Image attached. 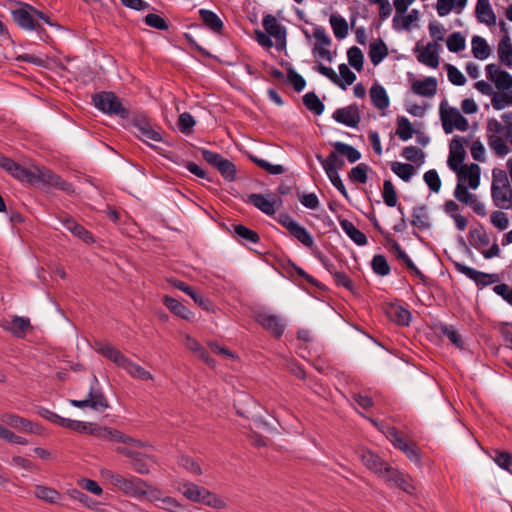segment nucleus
I'll use <instances>...</instances> for the list:
<instances>
[{
	"label": "nucleus",
	"instance_id": "obj_1",
	"mask_svg": "<svg viewBox=\"0 0 512 512\" xmlns=\"http://www.w3.org/2000/svg\"><path fill=\"white\" fill-rule=\"evenodd\" d=\"M101 475L106 480H108L111 485L130 497H144L147 495V488H150V485L141 478L134 476L126 478L121 474L115 473L109 469H103L101 471Z\"/></svg>",
	"mask_w": 512,
	"mask_h": 512
},
{
	"label": "nucleus",
	"instance_id": "obj_2",
	"mask_svg": "<svg viewBox=\"0 0 512 512\" xmlns=\"http://www.w3.org/2000/svg\"><path fill=\"white\" fill-rule=\"evenodd\" d=\"M37 9L24 2H16V7L11 10L13 22L25 31H36L40 40L48 38V34L41 24L36 21Z\"/></svg>",
	"mask_w": 512,
	"mask_h": 512
},
{
	"label": "nucleus",
	"instance_id": "obj_3",
	"mask_svg": "<svg viewBox=\"0 0 512 512\" xmlns=\"http://www.w3.org/2000/svg\"><path fill=\"white\" fill-rule=\"evenodd\" d=\"M92 103L101 112L108 115L119 116L120 118H127L129 115L120 98L111 91H101L92 95Z\"/></svg>",
	"mask_w": 512,
	"mask_h": 512
},
{
	"label": "nucleus",
	"instance_id": "obj_4",
	"mask_svg": "<svg viewBox=\"0 0 512 512\" xmlns=\"http://www.w3.org/2000/svg\"><path fill=\"white\" fill-rule=\"evenodd\" d=\"M69 403L76 408H91L98 412H104L109 408V403L104 393L99 388V381L95 375L92 376L88 398L84 400H69Z\"/></svg>",
	"mask_w": 512,
	"mask_h": 512
},
{
	"label": "nucleus",
	"instance_id": "obj_5",
	"mask_svg": "<svg viewBox=\"0 0 512 512\" xmlns=\"http://www.w3.org/2000/svg\"><path fill=\"white\" fill-rule=\"evenodd\" d=\"M446 102L440 104V118L443 130L446 134H450L454 129L466 131L469 127L468 120L460 113L457 108H444Z\"/></svg>",
	"mask_w": 512,
	"mask_h": 512
},
{
	"label": "nucleus",
	"instance_id": "obj_6",
	"mask_svg": "<svg viewBox=\"0 0 512 512\" xmlns=\"http://www.w3.org/2000/svg\"><path fill=\"white\" fill-rule=\"evenodd\" d=\"M33 174L35 175V179L32 185L42 183L57 188L67 194L74 193V188L71 183L63 180L59 175L46 167L34 166Z\"/></svg>",
	"mask_w": 512,
	"mask_h": 512
},
{
	"label": "nucleus",
	"instance_id": "obj_7",
	"mask_svg": "<svg viewBox=\"0 0 512 512\" xmlns=\"http://www.w3.org/2000/svg\"><path fill=\"white\" fill-rule=\"evenodd\" d=\"M467 143V140L464 137L459 135H455L449 145V157H448V166L449 168L459 173L463 169L468 168V166L464 165V160L466 157V151L464 149V144Z\"/></svg>",
	"mask_w": 512,
	"mask_h": 512
},
{
	"label": "nucleus",
	"instance_id": "obj_8",
	"mask_svg": "<svg viewBox=\"0 0 512 512\" xmlns=\"http://www.w3.org/2000/svg\"><path fill=\"white\" fill-rule=\"evenodd\" d=\"M262 25L264 30L270 36L275 39V48L278 52L286 50V36L287 31L285 26L277 22V18L274 15L267 14L263 17Z\"/></svg>",
	"mask_w": 512,
	"mask_h": 512
},
{
	"label": "nucleus",
	"instance_id": "obj_9",
	"mask_svg": "<svg viewBox=\"0 0 512 512\" xmlns=\"http://www.w3.org/2000/svg\"><path fill=\"white\" fill-rule=\"evenodd\" d=\"M116 452L130 459V465L136 473L142 475L149 474V462H154L152 456L124 446L117 447Z\"/></svg>",
	"mask_w": 512,
	"mask_h": 512
},
{
	"label": "nucleus",
	"instance_id": "obj_10",
	"mask_svg": "<svg viewBox=\"0 0 512 512\" xmlns=\"http://www.w3.org/2000/svg\"><path fill=\"white\" fill-rule=\"evenodd\" d=\"M132 126L136 130V136L145 141L146 139L156 142L162 141L160 131L156 130L151 123V120L142 113L134 116L132 119Z\"/></svg>",
	"mask_w": 512,
	"mask_h": 512
},
{
	"label": "nucleus",
	"instance_id": "obj_11",
	"mask_svg": "<svg viewBox=\"0 0 512 512\" xmlns=\"http://www.w3.org/2000/svg\"><path fill=\"white\" fill-rule=\"evenodd\" d=\"M382 477L387 481L393 484L394 486L400 488L404 492L408 494H412L414 491V486L411 483V478L409 475L400 472L399 470L389 466H385L384 473Z\"/></svg>",
	"mask_w": 512,
	"mask_h": 512
},
{
	"label": "nucleus",
	"instance_id": "obj_12",
	"mask_svg": "<svg viewBox=\"0 0 512 512\" xmlns=\"http://www.w3.org/2000/svg\"><path fill=\"white\" fill-rule=\"evenodd\" d=\"M269 197L270 199H267L262 194L253 193L248 196V202L263 213L273 215L276 211V206L280 205L282 201L277 194H270Z\"/></svg>",
	"mask_w": 512,
	"mask_h": 512
},
{
	"label": "nucleus",
	"instance_id": "obj_13",
	"mask_svg": "<svg viewBox=\"0 0 512 512\" xmlns=\"http://www.w3.org/2000/svg\"><path fill=\"white\" fill-rule=\"evenodd\" d=\"M332 117L338 123L344 124L351 128L357 127L361 121L357 104H351L347 107L337 109L333 113Z\"/></svg>",
	"mask_w": 512,
	"mask_h": 512
},
{
	"label": "nucleus",
	"instance_id": "obj_14",
	"mask_svg": "<svg viewBox=\"0 0 512 512\" xmlns=\"http://www.w3.org/2000/svg\"><path fill=\"white\" fill-rule=\"evenodd\" d=\"M94 350L121 368L124 366L128 359L119 349L110 343L95 341Z\"/></svg>",
	"mask_w": 512,
	"mask_h": 512
},
{
	"label": "nucleus",
	"instance_id": "obj_15",
	"mask_svg": "<svg viewBox=\"0 0 512 512\" xmlns=\"http://www.w3.org/2000/svg\"><path fill=\"white\" fill-rule=\"evenodd\" d=\"M89 434L101 439L117 443H126V441H132V437L111 427H102L95 425L93 429H90Z\"/></svg>",
	"mask_w": 512,
	"mask_h": 512
},
{
	"label": "nucleus",
	"instance_id": "obj_16",
	"mask_svg": "<svg viewBox=\"0 0 512 512\" xmlns=\"http://www.w3.org/2000/svg\"><path fill=\"white\" fill-rule=\"evenodd\" d=\"M256 321L276 338H280L284 332L285 325L274 314L260 312L256 315Z\"/></svg>",
	"mask_w": 512,
	"mask_h": 512
},
{
	"label": "nucleus",
	"instance_id": "obj_17",
	"mask_svg": "<svg viewBox=\"0 0 512 512\" xmlns=\"http://www.w3.org/2000/svg\"><path fill=\"white\" fill-rule=\"evenodd\" d=\"M231 233L233 237L241 244L248 246L249 244H257L260 242L259 234L243 224H232Z\"/></svg>",
	"mask_w": 512,
	"mask_h": 512
},
{
	"label": "nucleus",
	"instance_id": "obj_18",
	"mask_svg": "<svg viewBox=\"0 0 512 512\" xmlns=\"http://www.w3.org/2000/svg\"><path fill=\"white\" fill-rule=\"evenodd\" d=\"M0 326L17 338H23L27 330L31 328L29 318L21 316H14L11 322L4 321Z\"/></svg>",
	"mask_w": 512,
	"mask_h": 512
},
{
	"label": "nucleus",
	"instance_id": "obj_19",
	"mask_svg": "<svg viewBox=\"0 0 512 512\" xmlns=\"http://www.w3.org/2000/svg\"><path fill=\"white\" fill-rule=\"evenodd\" d=\"M64 227L69 230L75 237L79 238L87 244L95 242V239L90 231L83 225L76 222L72 217L65 216L61 219Z\"/></svg>",
	"mask_w": 512,
	"mask_h": 512
},
{
	"label": "nucleus",
	"instance_id": "obj_20",
	"mask_svg": "<svg viewBox=\"0 0 512 512\" xmlns=\"http://www.w3.org/2000/svg\"><path fill=\"white\" fill-rule=\"evenodd\" d=\"M452 264L457 272L471 279L479 289H483L487 286V278L485 276V272L478 271L472 267L466 266L454 260H452Z\"/></svg>",
	"mask_w": 512,
	"mask_h": 512
},
{
	"label": "nucleus",
	"instance_id": "obj_21",
	"mask_svg": "<svg viewBox=\"0 0 512 512\" xmlns=\"http://www.w3.org/2000/svg\"><path fill=\"white\" fill-rule=\"evenodd\" d=\"M290 236L295 238L306 248L311 249L312 252L315 251L313 249L315 242L311 233L304 226L292 219H290Z\"/></svg>",
	"mask_w": 512,
	"mask_h": 512
},
{
	"label": "nucleus",
	"instance_id": "obj_22",
	"mask_svg": "<svg viewBox=\"0 0 512 512\" xmlns=\"http://www.w3.org/2000/svg\"><path fill=\"white\" fill-rule=\"evenodd\" d=\"M437 79L434 77H426L423 80H415L411 85L414 94L422 97H432L437 92Z\"/></svg>",
	"mask_w": 512,
	"mask_h": 512
},
{
	"label": "nucleus",
	"instance_id": "obj_23",
	"mask_svg": "<svg viewBox=\"0 0 512 512\" xmlns=\"http://www.w3.org/2000/svg\"><path fill=\"white\" fill-rule=\"evenodd\" d=\"M491 196L496 207L501 209L512 208V188L509 187H491Z\"/></svg>",
	"mask_w": 512,
	"mask_h": 512
},
{
	"label": "nucleus",
	"instance_id": "obj_24",
	"mask_svg": "<svg viewBox=\"0 0 512 512\" xmlns=\"http://www.w3.org/2000/svg\"><path fill=\"white\" fill-rule=\"evenodd\" d=\"M163 304L177 317L190 322L194 320V313L177 299L165 295L163 297Z\"/></svg>",
	"mask_w": 512,
	"mask_h": 512
},
{
	"label": "nucleus",
	"instance_id": "obj_25",
	"mask_svg": "<svg viewBox=\"0 0 512 512\" xmlns=\"http://www.w3.org/2000/svg\"><path fill=\"white\" fill-rule=\"evenodd\" d=\"M476 17L479 22L486 25H495L496 15L490 5L489 0H478L475 9Z\"/></svg>",
	"mask_w": 512,
	"mask_h": 512
},
{
	"label": "nucleus",
	"instance_id": "obj_26",
	"mask_svg": "<svg viewBox=\"0 0 512 512\" xmlns=\"http://www.w3.org/2000/svg\"><path fill=\"white\" fill-rule=\"evenodd\" d=\"M480 166L476 163H471L468 168L459 171L457 177L458 181L464 182L468 180V185L471 189H477L480 184Z\"/></svg>",
	"mask_w": 512,
	"mask_h": 512
},
{
	"label": "nucleus",
	"instance_id": "obj_27",
	"mask_svg": "<svg viewBox=\"0 0 512 512\" xmlns=\"http://www.w3.org/2000/svg\"><path fill=\"white\" fill-rule=\"evenodd\" d=\"M438 48V43H428L427 46L423 48L420 54L418 55V61L431 68H437L439 65V56L437 53Z\"/></svg>",
	"mask_w": 512,
	"mask_h": 512
},
{
	"label": "nucleus",
	"instance_id": "obj_28",
	"mask_svg": "<svg viewBox=\"0 0 512 512\" xmlns=\"http://www.w3.org/2000/svg\"><path fill=\"white\" fill-rule=\"evenodd\" d=\"M386 313L391 321L400 326H408L412 317L408 309L396 304L390 305Z\"/></svg>",
	"mask_w": 512,
	"mask_h": 512
},
{
	"label": "nucleus",
	"instance_id": "obj_29",
	"mask_svg": "<svg viewBox=\"0 0 512 512\" xmlns=\"http://www.w3.org/2000/svg\"><path fill=\"white\" fill-rule=\"evenodd\" d=\"M369 93L371 101L377 109L384 110L389 106L390 100L385 88L382 85L374 83L370 88Z\"/></svg>",
	"mask_w": 512,
	"mask_h": 512
},
{
	"label": "nucleus",
	"instance_id": "obj_30",
	"mask_svg": "<svg viewBox=\"0 0 512 512\" xmlns=\"http://www.w3.org/2000/svg\"><path fill=\"white\" fill-rule=\"evenodd\" d=\"M411 224L420 230H428L431 228L426 205H419L413 208Z\"/></svg>",
	"mask_w": 512,
	"mask_h": 512
},
{
	"label": "nucleus",
	"instance_id": "obj_31",
	"mask_svg": "<svg viewBox=\"0 0 512 512\" xmlns=\"http://www.w3.org/2000/svg\"><path fill=\"white\" fill-rule=\"evenodd\" d=\"M388 55V47L381 39L373 40L369 45V57L373 65L381 63Z\"/></svg>",
	"mask_w": 512,
	"mask_h": 512
},
{
	"label": "nucleus",
	"instance_id": "obj_32",
	"mask_svg": "<svg viewBox=\"0 0 512 512\" xmlns=\"http://www.w3.org/2000/svg\"><path fill=\"white\" fill-rule=\"evenodd\" d=\"M34 167L26 168L19 163L13 161L7 173L22 183L33 184L35 175L33 174Z\"/></svg>",
	"mask_w": 512,
	"mask_h": 512
},
{
	"label": "nucleus",
	"instance_id": "obj_33",
	"mask_svg": "<svg viewBox=\"0 0 512 512\" xmlns=\"http://www.w3.org/2000/svg\"><path fill=\"white\" fill-rule=\"evenodd\" d=\"M339 223L343 231L354 243H356L359 246H364L367 244L368 240L366 235L362 231L357 229L351 221L347 219H342L339 221Z\"/></svg>",
	"mask_w": 512,
	"mask_h": 512
},
{
	"label": "nucleus",
	"instance_id": "obj_34",
	"mask_svg": "<svg viewBox=\"0 0 512 512\" xmlns=\"http://www.w3.org/2000/svg\"><path fill=\"white\" fill-rule=\"evenodd\" d=\"M199 15L207 28H209L214 33H221L224 24L220 17L213 11L208 9L199 10Z\"/></svg>",
	"mask_w": 512,
	"mask_h": 512
},
{
	"label": "nucleus",
	"instance_id": "obj_35",
	"mask_svg": "<svg viewBox=\"0 0 512 512\" xmlns=\"http://www.w3.org/2000/svg\"><path fill=\"white\" fill-rule=\"evenodd\" d=\"M362 461L368 469L373 470L380 476L383 475L385 466H389L386 462L382 461V459L377 454L371 451L363 452Z\"/></svg>",
	"mask_w": 512,
	"mask_h": 512
},
{
	"label": "nucleus",
	"instance_id": "obj_36",
	"mask_svg": "<svg viewBox=\"0 0 512 512\" xmlns=\"http://www.w3.org/2000/svg\"><path fill=\"white\" fill-rule=\"evenodd\" d=\"M499 60L503 65L508 67L512 66V43L510 37L506 34L504 35L499 43L497 48Z\"/></svg>",
	"mask_w": 512,
	"mask_h": 512
},
{
	"label": "nucleus",
	"instance_id": "obj_37",
	"mask_svg": "<svg viewBox=\"0 0 512 512\" xmlns=\"http://www.w3.org/2000/svg\"><path fill=\"white\" fill-rule=\"evenodd\" d=\"M34 495L49 504H56L61 499V494L56 489L44 485H36Z\"/></svg>",
	"mask_w": 512,
	"mask_h": 512
},
{
	"label": "nucleus",
	"instance_id": "obj_38",
	"mask_svg": "<svg viewBox=\"0 0 512 512\" xmlns=\"http://www.w3.org/2000/svg\"><path fill=\"white\" fill-rule=\"evenodd\" d=\"M469 237L471 245L477 250H481L490 243V238L482 225H479L478 228H471Z\"/></svg>",
	"mask_w": 512,
	"mask_h": 512
},
{
	"label": "nucleus",
	"instance_id": "obj_39",
	"mask_svg": "<svg viewBox=\"0 0 512 512\" xmlns=\"http://www.w3.org/2000/svg\"><path fill=\"white\" fill-rule=\"evenodd\" d=\"M303 104L307 110L312 112L314 115H321L324 112V103L320 100L319 96L314 92H308L303 97Z\"/></svg>",
	"mask_w": 512,
	"mask_h": 512
},
{
	"label": "nucleus",
	"instance_id": "obj_40",
	"mask_svg": "<svg viewBox=\"0 0 512 512\" xmlns=\"http://www.w3.org/2000/svg\"><path fill=\"white\" fill-rule=\"evenodd\" d=\"M419 18V12L416 9H412L408 15H395L393 18V28L395 30H409L411 24L417 21Z\"/></svg>",
	"mask_w": 512,
	"mask_h": 512
},
{
	"label": "nucleus",
	"instance_id": "obj_41",
	"mask_svg": "<svg viewBox=\"0 0 512 512\" xmlns=\"http://www.w3.org/2000/svg\"><path fill=\"white\" fill-rule=\"evenodd\" d=\"M396 122L397 128L395 133L402 141L411 139L413 134L416 133L408 118L404 116H398Z\"/></svg>",
	"mask_w": 512,
	"mask_h": 512
},
{
	"label": "nucleus",
	"instance_id": "obj_42",
	"mask_svg": "<svg viewBox=\"0 0 512 512\" xmlns=\"http://www.w3.org/2000/svg\"><path fill=\"white\" fill-rule=\"evenodd\" d=\"M437 330L443 336L447 337L455 347L459 349L464 348V341L462 339V336L458 333L457 330L454 329L453 326L440 323L439 325H437Z\"/></svg>",
	"mask_w": 512,
	"mask_h": 512
},
{
	"label": "nucleus",
	"instance_id": "obj_43",
	"mask_svg": "<svg viewBox=\"0 0 512 512\" xmlns=\"http://www.w3.org/2000/svg\"><path fill=\"white\" fill-rule=\"evenodd\" d=\"M332 146L336 152L345 156L350 163H355L361 158V153L349 144L337 141L332 143Z\"/></svg>",
	"mask_w": 512,
	"mask_h": 512
},
{
	"label": "nucleus",
	"instance_id": "obj_44",
	"mask_svg": "<svg viewBox=\"0 0 512 512\" xmlns=\"http://www.w3.org/2000/svg\"><path fill=\"white\" fill-rule=\"evenodd\" d=\"M491 49L487 41L480 37L474 36L472 38V53L476 59L484 60L490 55Z\"/></svg>",
	"mask_w": 512,
	"mask_h": 512
},
{
	"label": "nucleus",
	"instance_id": "obj_45",
	"mask_svg": "<svg viewBox=\"0 0 512 512\" xmlns=\"http://www.w3.org/2000/svg\"><path fill=\"white\" fill-rule=\"evenodd\" d=\"M204 489V487L198 486L192 482H185L181 484L179 488L185 498L195 503L199 502Z\"/></svg>",
	"mask_w": 512,
	"mask_h": 512
},
{
	"label": "nucleus",
	"instance_id": "obj_46",
	"mask_svg": "<svg viewBox=\"0 0 512 512\" xmlns=\"http://www.w3.org/2000/svg\"><path fill=\"white\" fill-rule=\"evenodd\" d=\"M122 368L125 369L132 377L139 378L143 381L153 379V376L149 371L144 369L142 366L134 363L129 358L127 359Z\"/></svg>",
	"mask_w": 512,
	"mask_h": 512
},
{
	"label": "nucleus",
	"instance_id": "obj_47",
	"mask_svg": "<svg viewBox=\"0 0 512 512\" xmlns=\"http://www.w3.org/2000/svg\"><path fill=\"white\" fill-rule=\"evenodd\" d=\"M329 21L336 38L343 39L347 36L348 23L343 17L340 15L332 14Z\"/></svg>",
	"mask_w": 512,
	"mask_h": 512
},
{
	"label": "nucleus",
	"instance_id": "obj_48",
	"mask_svg": "<svg viewBox=\"0 0 512 512\" xmlns=\"http://www.w3.org/2000/svg\"><path fill=\"white\" fill-rule=\"evenodd\" d=\"M391 170L405 182L410 181L416 171L412 164L401 162H392Z\"/></svg>",
	"mask_w": 512,
	"mask_h": 512
},
{
	"label": "nucleus",
	"instance_id": "obj_49",
	"mask_svg": "<svg viewBox=\"0 0 512 512\" xmlns=\"http://www.w3.org/2000/svg\"><path fill=\"white\" fill-rule=\"evenodd\" d=\"M466 5H460L459 0H437L436 10L439 16L448 15L453 9L460 13Z\"/></svg>",
	"mask_w": 512,
	"mask_h": 512
},
{
	"label": "nucleus",
	"instance_id": "obj_50",
	"mask_svg": "<svg viewBox=\"0 0 512 512\" xmlns=\"http://www.w3.org/2000/svg\"><path fill=\"white\" fill-rule=\"evenodd\" d=\"M198 503H202L206 506L218 510L224 509L226 507V503L221 498L206 488L204 491H202V495Z\"/></svg>",
	"mask_w": 512,
	"mask_h": 512
},
{
	"label": "nucleus",
	"instance_id": "obj_51",
	"mask_svg": "<svg viewBox=\"0 0 512 512\" xmlns=\"http://www.w3.org/2000/svg\"><path fill=\"white\" fill-rule=\"evenodd\" d=\"M371 267L373 272L379 276H387L391 271V267L386 257L381 254H376L373 256Z\"/></svg>",
	"mask_w": 512,
	"mask_h": 512
},
{
	"label": "nucleus",
	"instance_id": "obj_52",
	"mask_svg": "<svg viewBox=\"0 0 512 512\" xmlns=\"http://www.w3.org/2000/svg\"><path fill=\"white\" fill-rule=\"evenodd\" d=\"M196 121L189 112H184L179 115L177 126L182 134L190 135L193 133Z\"/></svg>",
	"mask_w": 512,
	"mask_h": 512
},
{
	"label": "nucleus",
	"instance_id": "obj_53",
	"mask_svg": "<svg viewBox=\"0 0 512 512\" xmlns=\"http://www.w3.org/2000/svg\"><path fill=\"white\" fill-rule=\"evenodd\" d=\"M348 62L351 67L360 72L363 69L364 56L361 49L352 46L347 51Z\"/></svg>",
	"mask_w": 512,
	"mask_h": 512
},
{
	"label": "nucleus",
	"instance_id": "obj_54",
	"mask_svg": "<svg viewBox=\"0 0 512 512\" xmlns=\"http://www.w3.org/2000/svg\"><path fill=\"white\" fill-rule=\"evenodd\" d=\"M487 138L490 148L495 152L497 156L504 157L510 152L509 147L501 137L496 135H488Z\"/></svg>",
	"mask_w": 512,
	"mask_h": 512
},
{
	"label": "nucleus",
	"instance_id": "obj_55",
	"mask_svg": "<svg viewBox=\"0 0 512 512\" xmlns=\"http://www.w3.org/2000/svg\"><path fill=\"white\" fill-rule=\"evenodd\" d=\"M383 200L388 207H395L398 202L397 192L391 180H385L383 183Z\"/></svg>",
	"mask_w": 512,
	"mask_h": 512
},
{
	"label": "nucleus",
	"instance_id": "obj_56",
	"mask_svg": "<svg viewBox=\"0 0 512 512\" xmlns=\"http://www.w3.org/2000/svg\"><path fill=\"white\" fill-rule=\"evenodd\" d=\"M446 45L450 52L458 53L465 49V37L460 32H454L447 38Z\"/></svg>",
	"mask_w": 512,
	"mask_h": 512
},
{
	"label": "nucleus",
	"instance_id": "obj_57",
	"mask_svg": "<svg viewBox=\"0 0 512 512\" xmlns=\"http://www.w3.org/2000/svg\"><path fill=\"white\" fill-rule=\"evenodd\" d=\"M329 180L333 184V186L346 198L349 199L348 192L346 190L345 185L343 184V181L339 175V172H336L334 167H330L324 169Z\"/></svg>",
	"mask_w": 512,
	"mask_h": 512
},
{
	"label": "nucleus",
	"instance_id": "obj_58",
	"mask_svg": "<svg viewBox=\"0 0 512 512\" xmlns=\"http://www.w3.org/2000/svg\"><path fill=\"white\" fill-rule=\"evenodd\" d=\"M222 177L231 182L236 179V166L235 164L224 158L222 162L219 163V167L217 168Z\"/></svg>",
	"mask_w": 512,
	"mask_h": 512
},
{
	"label": "nucleus",
	"instance_id": "obj_59",
	"mask_svg": "<svg viewBox=\"0 0 512 512\" xmlns=\"http://www.w3.org/2000/svg\"><path fill=\"white\" fill-rule=\"evenodd\" d=\"M401 154L406 160L417 163L418 165L424 162V152L415 146L405 147Z\"/></svg>",
	"mask_w": 512,
	"mask_h": 512
},
{
	"label": "nucleus",
	"instance_id": "obj_60",
	"mask_svg": "<svg viewBox=\"0 0 512 512\" xmlns=\"http://www.w3.org/2000/svg\"><path fill=\"white\" fill-rule=\"evenodd\" d=\"M370 167L367 164L361 163L351 169L349 178L360 184H365L368 180L367 173Z\"/></svg>",
	"mask_w": 512,
	"mask_h": 512
},
{
	"label": "nucleus",
	"instance_id": "obj_61",
	"mask_svg": "<svg viewBox=\"0 0 512 512\" xmlns=\"http://www.w3.org/2000/svg\"><path fill=\"white\" fill-rule=\"evenodd\" d=\"M144 22L146 25L158 29V30H168L169 24L168 22L158 14L150 13L144 17Z\"/></svg>",
	"mask_w": 512,
	"mask_h": 512
},
{
	"label": "nucleus",
	"instance_id": "obj_62",
	"mask_svg": "<svg viewBox=\"0 0 512 512\" xmlns=\"http://www.w3.org/2000/svg\"><path fill=\"white\" fill-rule=\"evenodd\" d=\"M494 461L499 467L512 474V454L506 451H495Z\"/></svg>",
	"mask_w": 512,
	"mask_h": 512
},
{
	"label": "nucleus",
	"instance_id": "obj_63",
	"mask_svg": "<svg viewBox=\"0 0 512 512\" xmlns=\"http://www.w3.org/2000/svg\"><path fill=\"white\" fill-rule=\"evenodd\" d=\"M424 181L432 192H439L441 188V179L436 170L432 169L425 172Z\"/></svg>",
	"mask_w": 512,
	"mask_h": 512
},
{
	"label": "nucleus",
	"instance_id": "obj_64",
	"mask_svg": "<svg viewBox=\"0 0 512 512\" xmlns=\"http://www.w3.org/2000/svg\"><path fill=\"white\" fill-rule=\"evenodd\" d=\"M3 422L7 425L16 428L20 431H25L26 425H28V419L20 417L16 414H5L2 418Z\"/></svg>",
	"mask_w": 512,
	"mask_h": 512
}]
</instances>
